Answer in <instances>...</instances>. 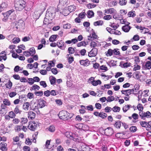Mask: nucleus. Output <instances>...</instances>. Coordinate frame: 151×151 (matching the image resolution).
Returning a JSON list of instances; mask_svg holds the SVG:
<instances>
[{"label":"nucleus","mask_w":151,"mask_h":151,"mask_svg":"<svg viewBox=\"0 0 151 151\" xmlns=\"http://www.w3.org/2000/svg\"><path fill=\"white\" fill-rule=\"evenodd\" d=\"M105 14H111L116 12V10L114 9L113 8L108 9L105 10Z\"/></svg>","instance_id":"obj_14"},{"label":"nucleus","mask_w":151,"mask_h":151,"mask_svg":"<svg viewBox=\"0 0 151 151\" xmlns=\"http://www.w3.org/2000/svg\"><path fill=\"white\" fill-rule=\"evenodd\" d=\"M22 129V126L19 125H16L14 127V130L15 131L18 132L21 131Z\"/></svg>","instance_id":"obj_40"},{"label":"nucleus","mask_w":151,"mask_h":151,"mask_svg":"<svg viewBox=\"0 0 151 151\" xmlns=\"http://www.w3.org/2000/svg\"><path fill=\"white\" fill-rule=\"evenodd\" d=\"M37 125V124L35 122H30L28 127L30 130L34 131L36 128Z\"/></svg>","instance_id":"obj_5"},{"label":"nucleus","mask_w":151,"mask_h":151,"mask_svg":"<svg viewBox=\"0 0 151 151\" xmlns=\"http://www.w3.org/2000/svg\"><path fill=\"white\" fill-rule=\"evenodd\" d=\"M139 114L142 119H145V118H149L151 117V114L149 111L146 112H143L142 111L139 112Z\"/></svg>","instance_id":"obj_4"},{"label":"nucleus","mask_w":151,"mask_h":151,"mask_svg":"<svg viewBox=\"0 0 151 151\" xmlns=\"http://www.w3.org/2000/svg\"><path fill=\"white\" fill-rule=\"evenodd\" d=\"M38 105H37V106H35L34 107L33 106L32 109L36 112L37 114H40V112L39 109V107Z\"/></svg>","instance_id":"obj_22"},{"label":"nucleus","mask_w":151,"mask_h":151,"mask_svg":"<svg viewBox=\"0 0 151 151\" xmlns=\"http://www.w3.org/2000/svg\"><path fill=\"white\" fill-rule=\"evenodd\" d=\"M59 9H56L55 8L52 7L51 8L49 11H48L46 13L45 17V18L43 22L45 23V20L49 19L52 20L55 16V14L56 12H58Z\"/></svg>","instance_id":"obj_1"},{"label":"nucleus","mask_w":151,"mask_h":151,"mask_svg":"<svg viewBox=\"0 0 151 151\" xmlns=\"http://www.w3.org/2000/svg\"><path fill=\"white\" fill-rule=\"evenodd\" d=\"M12 84L11 81H9L6 84V87L8 88H10L12 86Z\"/></svg>","instance_id":"obj_62"},{"label":"nucleus","mask_w":151,"mask_h":151,"mask_svg":"<svg viewBox=\"0 0 151 151\" xmlns=\"http://www.w3.org/2000/svg\"><path fill=\"white\" fill-rule=\"evenodd\" d=\"M119 3L121 6L125 5L127 3V1L126 0H119Z\"/></svg>","instance_id":"obj_41"},{"label":"nucleus","mask_w":151,"mask_h":151,"mask_svg":"<svg viewBox=\"0 0 151 151\" xmlns=\"http://www.w3.org/2000/svg\"><path fill=\"white\" fill-rule=\"evenodd\" d=\"M20 41V39L18 37H16L12 40V42L14 44H17Z\"/></svg>","instance_id":"obj_45"},{"label":"nucleus","mask_w":151,"mask_h":151,"mask_svg":"<svg viewBox=\"0 0 151 151\" xmlns=\"http://www.w3.org/2000/svg\"><path fill=\"white\" fill-rule=\"evenodd\" d=\"M112 110V108L109 106L106 107L105 109V111L107 113L110 112Z\"/></svg>","instance_id":"obj_60"},{"label":"nucleus","mask_w":151,"mask_h":151,"mask_svg":"<svg viewBox=\"0 0 151 151\" xmlns=\"http://www.w3.org/2000/svg\"><path fill=\"white\" fill-rule=\"evenodd\" d=\"M119 50L118 49H114L113 50V54L116 55H119L120 52Z\"/></svg>","instance_id":"obj_43"},{"label":"nucleus","mask_w":151,"mask_h":151,"mask_svg":"<svg viewBox=\"0 0 151 151\" xmlns=\"http://www.w3.org/2000/svg\"><path fill=\"white\" fill-rule=\"evenodd\" d=\"M70 13V12L68 9H64L62 11V14L65 16H67Z\"/></svg>","instance_id":"obj_26"},{"label":"nucleus","mask_w":151,"mask_h":151,"mask_svg":"<svg viewBox=\"0 0 151 151\" xmlns=\"http://www.w3.org/2000/svg\"><path fill=\"white\" fill-rule=\"evenodd\" d=\"M113 133L114 131L113 129L111 127H108L105 130V134L107 136H111Z\"/></svg>","instance_id":"obj_8"},{"label":"nucleus","mask_w":151,"mask_h":151,"mask_svg":"<svg viewBox=\"0 0 151 151\" xmlns=\"http://www.w3.org/2000/svg\"><path fill=\"white\" fill-rule=\"evenodd\" d=\"M96 5L94 4H89L87 5V7L88 9H91L95 7Z\"/></svg>","instance_id":"obj_51"},{"label":"nucleus","mask_w":151,"mask_h":151,"mask_svg":"<svg viewBox=\"0 0 151 151\" xmlns=\"http://www.w3.org/2000/svg\"><path fill=\"white\" fill-rule=\"evenodd\" d=\"M58 116L60 119L66 120L72 117L73 114L65 110H62L60 112Z\"/></svg>","instance_id":"obj_3"},{"label":"nucleus","mask_w":151,"mask_h":151,"mask_svg":"<svg viewBox=\"0 0 151 151\" xmlns=\"http://www.w3.org/2000/svg\"><path fill=\"white\" fill-rule=\"evenodd\" d=\"M40 84L44 88H45L47 87V84L45 81H41L40 82Z\"/></svg>","instance_id":"obj_61"},{"label":"nucleus","mask_w":151,"mask_h":151,"mask_svg":"<svg viewBox=\"0 0 151 151\" xmlns=\"http://www.w3.org/2000/svg\"><path fill=\"white\" fill-rule=\"evenodd\" d=\"M113 50L109 49L108 50L107 52H105L106 55L107 56H111L113 54Z\"/></svg>","instance_id":"obj_23"},{"label":"nucleus","mask_w":151,"mask_h":151,"mask_svg":"<svg viewBox=\"0 0 151 151\" xmlns=\"http://www.w3.org/2000/svg\"><path fill=\"white\" fill-rule=\"evenodd\" d=\"M114 99V98L113 96H108L107 99V101L108 102H111L113 101Z\"/></svg>","instance_id":"obj_44"},{"label":"nucleus","mask_w":151,"mask_h":151,"mask_svg":"<svg viewBox=\"0 0 151 151\" xmlns=\"http://www.w3.org/2000/svg\"><path fill=\"white\" fill-rule=\"evenodd\" d=\"M134 67L133 68V70L134 71H136L138 70H139L140 69V66L137 64L134 65Z\"/></svg>","instance_id":"obj_53"},{"label":"nucleus","mask_w":151,"mask_h":151,"mask_svg":"<svg viewBox=\"0 0 151 151\" xmlns=\"http://www.w3.org/2000/svg\"><path fill=\"white\" fill-rule=\"evenodd\" d=\"M100 69L101 70H105V71H107L108 69L105 65H102L100 67Z\"/></svg>","instance_id":"obj_55"},{"label":"nucleus","mask_w":151,"mask_h":151,"mask_svg":"<svg viewBox=\"0 0 151 151\" xmlns=\"http://www.w3.org/2000/svg\"><path fill=\"white\" fill-rule=\"evenodd\" d=\"M71 27V25L70 24L67 23L63 25V27L64 29H70Z\"/></svg>","instance_id":"obj_59"},{"label":"nucleus","mask_w":151,"mask_h":151,"mask_svg":"<svg viewBox=\"0 0 151 151\" xmlns=\"http://www.w3.org/2000/svg\"><path fill=\"white\" fill-rule=\"evenodd\" d=\"M30 39V37L29 36H26L22 39V41L24 42H26L29 40Z\"/></svg>","instance_id":"obj_56"},{"label":"nucleus","mask_w":151,"mask_h":151,"mask_svg":"<svg viewBox=\"0 0 151 151\" xmlns=\"http://www.w3.org/2000/svg\"><path fill=\"white\" fill-rule=\"evenodd\" d=\"M29 103L28 102L24 103L23 105V109L25 111H28L29 109Z\"/></svg>","instance_id":"obj_18"},{"label":"nucleus","mask_w":151,"mask_h":151,"mask_svg":"<svg viewBox=\"0 0 151 151\" xmlns=\"http://www.w3.org/2000/svg\"><path fill=\"white\" fill-rule=\"evenodd\" d=\"M15 7L17 10L21 11L25 6L26 2L23 0H15Z\"/></svg>","instance_id":"obj_2"},{"label":"nucleus","mask_w":151,"mask_h":151,"mask_svg":"<svg viewBox=\"0 0 151 151\" xmlns=\"http://www.w3.org/2000/svg\"><path fill=\"white\" fill-rule=\"evenodd\" d=\"M3 102L5 105L9 106L11 104L10 101L7 99H5L4 100Z\"/></svg>","instance_id":"obj_34"},{"label":"nucleus","mask_w":151,"mask_h":151,"mask_svg":"<svg viewBox=\"0 0 151 151\" xmlns=\"http://www.w3.org/2000/svg\"><path fill=\"white\" fill-rule=\"evenodd\" d=\"M29 52L30 54V55L33 56L35 53V51L34 48H31L29 49Z\"/></svg>","instance_id":"obj_36"},{"label":"nucleus","mask_w":151,"mask_h":151,"mask_svg":"<svg viewBox=\"0 0 151 151\" xmlns=\"http://www.w3.org/2000/svg\"><path fill=\"white\" fill-rule=\"evenodd\" d=\"M0 149L2 151H6L7 148L6 147L7 144L5 142H1L0 144Z\"/></svg>","instance_id":"obj_16"},{"label":"nucleus","mask_w":151,"mask_h":151,"mask_svg":"<svg viewBox=\"0 0 151 151\" xmlns=\"http://www.w3.org/2000/svg\"><path fill=\"white\" fill-rule=\"evenodd\" d=\"M101 82L100 80H98L97 81L94 80L93 82H92V84L94 86H96L98 84H100Z\"/></svg>","instance_id":"obj_32"},{"label":"nucleus","mask_w":151,"mask_h":151,"mask_svg":"<svg viewBox=\"0 0 151 151\" xmlns=\"http://www.w3.org/2000/svg\"><path fill=\"white\" fill-rule=\"evenodd\" d=\"M129 129L131 132H134L136 131L137 128L135 126H132Z\"/></svg>","instance_id":"obj_54"},{"label":"nucleus","mask_w":151,"mask_h":151,"mask_svg":"<svg viewBox=\"0 0 151 151\" xmlns=\"http://www.w3.org/2000/svg\"><path fill=\"white\" fill-rule=\"evenodd\" d=\"M147 59L150 60L146 61L145 65V69H150L151 68V57H148Z\"/></svg>","instance_id":"obj_11"},{"label":"nucleus","mask_w":151,"mask_h":151,"mask_svg":"<svg viewBox=\"0 0 151 151\" xmlns=\"http://www.w3.org/2000/svg\"><path fill=\"white\" fill-rule=\"evenodd\" d=\"M69 3L68 0H59V4L62 6L67 5Z\"/></svg>","instance_id":"obj_17"},{"label":"nucleus","mask_w":151,"mask_h":151,"mask_svg":"<svg viewBox=\"0 0 151 151\" xmlns=\"http://www.w3.org/2000/svg\"><path fill=\"white\" fill-rule=\"evenodd\" d=\"M27 82L30 85H32L34 83L33 79L32 78H28Z\"/></svg>","instance_id":"obj_47"},{"label":"nucleus","mask_w":151,"mask_h":151,"mask_svg":"<svg viewBox=\"0 0 151 151\" xmlns=\"http://www.w3.org/2000/svg\"><path fill=\"white\" fill-rule=\"evenodd\" d=\"M18 24L19 27V28L24 27V22L22 20L19 21V22H18Z\"/></svg>","instance_id":"obj_48"},{"label":"nucleus","mask_w":151,"mask_h":151,"mask_svg":"<svg viewBox=\"0 0 151 151\" xmlns=\"http://www.w3.org/2000/svg\"><path fill=\"white\" fill-rule=\"evenodd\" d=\"M46 103V101L42 99H40L38 100V105H39V107L40 108H42L45 106Z\"/></svg>","instance_id":"obj_9"},{"label":"nucleus","mask_w":151,"mask_h":151,"mask_svg":"<svg viewBox=\"0 0 151 151\" xmlns=\"http://www.w3.org/2000/svg\"><path fill=\"white\" fill-rule=\"evenodd\" d=\"M40 88V87L36 84L34 85L31 87L32 89L34 91L38 90Z\"/></svg>","instance_id":"obj_42"},{"label":"nucleus","mask_w":151,"mask_h":151,"mask_svg":"<svg viewBox=\"0 0 151 151\" xmlns=\"http://www.w3.org/2000/svg\"><path fill=\"white\" fill-rule=\"evenodd\" d=\"M107 116V114L105 113H103V112L99 113V116L103 119L105 118Z\"/></svg>","instance_id":"obj_46"},{"label":"nucleus","mask_w":151,"mask_h":151,"mask_svg":"<svg viewBox=\"0 0 151 151\" xmlns=\"http://www.w3.org/2000/svg\"><path fill=\"white\" fill-rule=\"evenodd\" d=\"M128 15L129 17H134L135 16L136 14L134 11H131L128 12Z\"/></svg>","instance_id":"obj_38"},{"label":"nucleus","mask_w":151,"mask_h":151,"mask_svg":"<svg viewBox=\"0 0 151 151\" xmlns=\"http://www.w3.org/2000/svg\"><path fill=\"white\" fill-rule=\"evenodd\" d=\"M14 12V10H11L8 11L6 12L4 14V18L3 19V20L4 21L6 22L9 16L12 14Z\"/></svg>","instance_id":"obj_7"},{"label":"nucleus","mask_w":151,"mask_h":151,"mask_svg":"<svg viewBox=\"0 0 151 151\" xmlns=\"http://www.w3.org/2000/svg\"><path fill=\"white\" fill-rule=\"evenodd\" d=\"M68 9L70 13L74 12L76 9V7L75 6L72 5L68 6Z\"/></svg>","instance_id":"obj_21"},{"label":"nucleus","mask_w":151,"mask_h":151,"mask_svg":"<svg viewBox=\"0 0 151 151\" xmlns=\"http://www.w3.org/2000/svg\"><path fill=\"white\" fill-rule=\"evenodd\" d=\"M32 142L30 140L29 138H27L26 139L25 143L27 145H29L31 144Z\"/></svg>","instance_id":"obj_58"},{"label":"nucleus","mask_w":151,"mask_h":151,"mask_svg":"<svg viewBox=\"0 0 151 151\" xmlns=\"http://www.w3.org/2000/svg\"><path fill=\"white\" fill-rule=\"evenodd\" d=\"M28 117L29 119L32 120L34 119L35 116V114L33 111H30L28 113Z\"/></svg>","instance_id":"obj_19"},{"label":"nucleus","mask_w":151,"mask_h":151,"mask_svg":"<svg viewBox=\"0 0 151 151\" xmlns=\"http://www.w3.org/2000/svg\"><path fill=\"white\" fill-rule=\"evenodd\" d=\"M114 125V126L116 128H120L121 126L120 121H116Z\"/></svg>","instance_id":"obj_33"},{"label":"nucleus","mask_w":151,"mask_h":151,"mask_svg":"<svg viewBox=\"0 0 151 151\" xmlns=\"http://www.w3.org/2000/svg\"><path fill=\"white\" fill-rule=\"evenodd\" d=\"M68 50L70 54H73L75 52V50L73 48L70 47L68 48Z\"/></svg>","instance_id":"obj_50"},{"label":"nucleus","mask_w":151,"mask_h":151,"mask_svg":"<svg viewBox=\"0 0 151 151\" xmlns=\"http://www.w3.org/2000/svg\"><path fill=\"white\" fill-rule=\"evenodd\" d=\"M27 97L29 99H32L34 97V94L31 93H29L27 95Z\"/></svg>","instance_id":"obj_63"},{"label":"nucleus","mask_w":151,"mask_h":151,"mask_svg":"<svg viewBox=\"0 0 151 151\" xmlns=\"http://www.w3.org/2000/svg\"><path fill=\"white\" fill-rule=\"evenodd\" d=\"M131 91L130 90V89L124 90H122L121 91V92L122 94L126 96H129L131 94Z\"/></svg>","instance_id":"obj_20"},{"label":"nucleus","mask_w":151,"mask_h":151,"mask_svg":"<svg viewBox=\"0 0 151 151\" xmlns=\"http://www.w3.org/2000/svg\"><path fill=\"white\" fill-rule=\"evenodd\" d=\"M64 42L62 40L58 41L56 44L59 48L62 50H64L65 47V46L64 45Z\"/></svg>","instance_id":"obj_12"},{"label":"nucleus","mask_w":151,"mask_h":151,"mask_svg":"<svg viewBox=\"0 0 151 151\" xmlns=\"http://www.w3.org/2000/svg\"><path fill=\"white\" fill-rule=\"evenodd\" d=\"M21 119V123L22 124H24L26 123L28 121V119L27 118H22Z\"/></svg>","instance_id":"obj_49"},{"label":"nucleus","mask_w":151,"mask_h":151,"mask_svg":"<svg viewBox=\"0 0 151 151\" xmlns=\"http://www.w3.org/2000/svg\"><path fill=\"white\" fill-rule=\"evenodd\" d=\"M129 23L127 22V25L122 26V30L126 32H128L131 28V27L129 25Z\"/></svg>","instance_id":"obj_10"},{"label":"nucleus","mask_w":151,"mask_h":151,"mask_svg":"<svg viewBox=\"0 0 151 151\" xmlns=\"http://www.w3.org/2000/svg\"><path fill=\"white\" fill-rule=\"evenodd\" d=\"M86 109L88 111H92L93 110V108L92 105L86 106Z\"/></svg>","instance_id":"obj_64"},{"label":"nucleus","mask_w":151,"mask_h":151,"mask_svg":"<svg viewBox=\"0 0 151 151\" xmlns=\"http://www.w3.org/2000/svg\"><path fill=\"white\" fill-rule=\"evenodd\" d=\"M49 80L50 81L51 84L52 85L54 84L56 82V79L53 76H51L49 78Z\"/></svg>","instance_id":"obj_24"},{"label":"nucleus","mask_w":151,"mask_h":151,"mask_svg":"<svg viewBox=\"0 0 151 151\" xmlns=\"http://www.w3.org/2000/svg\"><path fill=\"white\" fill-rule=\"evenodd\" d=\"M58 35H53L50 37L49 40L51 42H53L56 40Z\"/></svg>","instance_id":"obj_25"},{"label":"nucleus","mask_w":151,"mask_h":151,"mask_svg":"<svg viewBox=\"0 0 151 151\" xmlns=\"http://www.w3.org/2000/svg\"><path fill=\"white\" fill-rule=\"evenodd\" d=\"M80 63L81 65L84 66H88L89 65L88 60V59L80 60Z\"/></svg>","instance_id":"obj_15"},{"label":"nucleus","mask_w":151,"mask_h":151,"mask_svg":"<svg viewBox=\"0 0 151 151\" xmlns=\"http://www.w3.org/2000/svg\"><path fill=\"white\" fill-rule=\"evenodd\" d=\"M112 34L120 35H121V33L120 31L117 30H116V29H113Z\"/></svg>","instance_id":"obj_35"},{"label":"nucleus","mask_w":151,"mask_h":151,"mask_svg":"<svg viewBox=\"0 0 151 151\" xmlns=\"http://www.w3.org/2000/svg\"><path fill=\"white\" fill-rule=\"evenodd\" d=\"M103 22L101 20H99L94 22L93 23V25L95 26L102 25L103 24Z\"/></svg>","instance_id":"obj_28"},{"label":"nucleus","mask_w":151,"mask_h":151,"mask_svg":"<svg viewBox=\"0 0 151 151\" xmlns=\"http://www.w3.org/2000/svg\"><path fill=\"white\" fill-rule=\"evenodd\" d=\"M140 124L143 127H151V121L149 122L148 123L145 121H140L139 122Z\"/></svg>","instance_id":"obj_13"},{"label":"nucleus","mask_w":151,"mask_h":151,"mask_svg":"<svg viewBox=\"0 0 151 151\" xmlns=\"http://www.w3.org/2000/svg\"><path fill=\"white\" fill-rule=\"evenodd\" d=\"M112 109L114 112H119L120 111V108L118 106H115Z\"/></svg>","instance_id":"obj_39"},{"label":"nucleus","mask_w":151,"mask_h":151,"mask_svg":"<svg viewBox=\"0 0 151 151\" xmlns=\"http://www.w3.org/2000/svg\"><path fill=\"white\" fill-rule=\"evenodd\" d=\"M47 129L49 131L51 132H54L55 129V127L53 125H50Z\"/></svg>","instance_id":"obj_29"},{"label":"nucleus","mask_w":151,"mask_h":151,"mask_svg":"<svg viewBox=\"0 0 151 151\" xmlns=\"http://www.w3.org/2000/svg\"><path fill=\"white\" fill-rule=\"evenodd\" d=\"M101 75L102 77L104 78V79H105V81L107 80L109 78H110L112 77V76H106L103 73L101 74Z\"/></svg>","instance_id":"obj_27"},{"label":"nucleus","mask_w":151,"mask_h":151,"mask_svg":"<svg viewBox=\"0 0 151 151\" xmlns=\"http://www.w3.org/2000/svg\"><path fill=\"white\" fill-rule=\"evenodd\" d=\"M16 114L13 111H11L9 112V117L13 118L16 116Z\"/></svg>","instance_id":"obj_31"},{"label":"nucleus","mask_w":151,"mask_h":151,"mask_svg":"<svg viewBox=\"0 0 151 151\" xmlns=\"http://www.w3.org/2000/svg\"><path fill=\"white\" fill-rule=\"evenodd\" d=\"M87 15L88 17L90 18L94 16V13L93 11L89 10L87 12Z\"/></svg>","instance_id":"obj_30"},{"label":"nucleus","mask_w":151,"mask_h":151,"mask_svg":"<svg viewBox=\"0 0 151 151\" xmlns=\"http://www.w3.org/2000/svg\"><path fill=\"white\" fill-rule=\"evenodd\" d=\"M98 50L95 48L92 49L88 54V56L91 57L95 56L97 54Z\"/></svg>","instance_id":"obj_6"},{"label":"nucleus","mask_w":151,"mask_h":151,"mask_svg":"<svg viewBox=\"0 0 151 151\" xmlns=\"http://www.w3.org/2000/svg\"><path fill=\"white\" fill-rule=\"evenodd\" d=\"M137 108L138 110L139 111H142L143 109L142 104H138L137 106Z\"/></svg>","instance_id":"obj_52"},{"label":"nucleus","mask_w":151,"mask_h":151,"mask_svg":"<svg viewBox=\"0 0 151 151\" xmlns=\"http://www.w3.org/2000/svg\"><path fill=\"white\" fill-rule=\"evenodd\" d=\"M132 117L134 119L136 120L138 119L139 117V115L137 114L134 113L132 114Z\"/></svg>","instance_id":"obj_57"},{"label":"nucleus","mask_w":151,"mask_h":151,"mask_svg":"<svg viewBox=\"0 0 151 151\" xmlns=\"http://www.w3.org/2000/svg\"><path fill=\"white\" fill-rule=\"evenodd\" d=\"M19 106L17 105L16 106L15 108L14 109V112L16 114H17L19 113V114L21 113V111L19 110Z\"/></svg>","instance_id":"obj_37"}]
</instances>
